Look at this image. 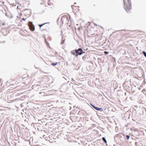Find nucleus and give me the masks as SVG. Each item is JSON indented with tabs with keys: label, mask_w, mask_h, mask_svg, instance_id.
<instances>
[{
	"label": "nucleus",
	"mask_w": 146,
	"mask_h": 146,
	"mask_svg": "<svg viewBox=\"0 0 146 146\" xmlns=\"http://www.w3.org/2000/svg\"><path fill=\"white\" fill-rule=\"evenodd\" d=\"M64 42V41H62V42H61V44H63Z\"/></svg>",
	"instance_id": "19"
},
{
	"label": "nucleus",
	"mask_w": 146,
	"mask_h": 146,
	"mask_svg": "<svg viewBox=\"0 0 146 146\" xmlns=\"http://www.w3.org/2000/svg\"><path fill=\"white\" fill-rule=\"evenodd\" d=\"M27 19V18H23L22 19V20H23L25 21V19Z\"/></svg>",
	"instance_id": "18"
},
{
	"label": "nucleus",
	"mask_w": 146,
	"mask_h": 146,
	"mask_svg": "<svg viewBox=\"0 0 146 146\" xmlns=\"http://www.w3.org/2000/svg\"><path fill=\"white\" fill-rule=\"evenodd\" d=\"M17 8H18V5L17 6Z\"/></svg>",
	"instance_id": "23"
},
{
	"label": "nucleus",
	"mask_w": 146,
	"mask_h": 146,
	"mask_svg": "<svg viewBox=\"0 0 146 146\" xmlns=\"http://www.w3.org/2000/svg\"><path fill=\"white\" fill-rule=\"evenodd\" d=\"M82 59L84 61L86 62V59L87 57L86 56H84L82 57Z\"/></svg>",
	"instance_id": "9"
},
{
	"label": "nucleus",
	"mask_w": 146,
	"mask_h": 146,
	"mask_svg": "<svg viewBox=\"0 0 146 146\" xmlns=\"http://www.w3.org/2000/svg\"><path fill=\"white\" fill-rule=\"evenodd\" d=\"M46 44L47 45L48 44L49 45V44L48 43V42H46Z\"/></svg>",
	"instance_id": "20"
},
{
	"label": "nucleus",
	"mask_w": 146,
	"mask_h": 146,
	"mask_svg": "<svg viewBox=\"0 0 146 146\" xmlns=\"http://www.w3.org/2000/svg\"><path fill=\"white\" fill-rule=\"evenodd\" d=\"M98 116L100 118V115H98Z\"/></svg>",
	"instance_id": "21"
},
{
	"label": "nucleus",
	"mask_w": 146,
	"mask_h": 146,
	"mask_svg": "<svg viewBox=\"0 0 146 146\" xmlns=\"http://www.w3.org/2000/svg\"><path fill=\"white\" fill-rule=\"evenodd\" d=\"M13 6H15V5H13Z\"/></svg>",
	"instance_id": "25"
},
{
	"label": "nucleus",
	"mask_w": 146,
	"mask_h": 146,
	"mask_svg": "<svg viewBox=\"0 0 146 146\" xmlns=\"http://www.w3.org/2000/svg\"><path fill=\"white\" fill-rule=\"evenodd\" d=\"M29 27L31 31H34L35 30V27L32 22H29Z\"/></svg>",
	"instance_id": "4"
},
{
	"label": "nucleus",
	"mask_w": 146,
	"mask_h": 146,
	"mask_svg": "<svg viewBox=\"0 0 146 146\" xmlns=\"http://www.w3.org/2000/svg\"><path fill=\"white\" fill-rule=\"evenodd\" d=\"M102 139L103 141H104L106 143H107V141H106V139L104 137H103Z\"/></svg>",
	"instance_id": "11"
},
{
	"label": "nucleus",
	"mask_w": 146,
	"mask_h": 146,
	"mask_svg": "<svg viewBox=\"0 0 146 146\" xmlns=\"http://www.w3.org/2000/svg\"><path fill=\"white\" fill-rule=\"evenodd\" d=\"M104 53L105 54H108V52H106V51H105L104 52Z\"/></svg>",
	"instance_id": "17"
},
{
	"label": "nucleus",
	"mask_w": 146,
	"mask_h": 146,
	"mask_svg": "<svg viewBox=\"0 0 146 146\" xmlns=\"http://www.w3.org/2000/svg\"><path fill=\"white\" fill-rule=\"evenodd\" d=\"M71 52L72 54L76 56V53H75V49L74 50L71 51Z\"/></svg>",
	"instance_id": "8"
},
{
	"label": "nucleus",
	"mask_w": 146,
	"mask_h": 146,
	"mask_svg": "<svg viewBox=\"0 0 146 146\" xmlns=\"http://www.w3.org/2000/svg\"><path fill=\"white\" fill-rule=\"evenodd\" d=\"M124 1V7L126 11L129 12L131 9V0H123Z\"/></svg>",
	"instance_id": "1"
},
{
	"label": "nucleus",
	"mask_w": 146,
	"mask_h": 146,
	"mask_svg": "<svg viewBox=\"0 0 146 146\" xmlns=\"http://www.w3.org/2000/svg\"><path fill=\"white\" fill-rule=\"evenodd\" d=\"M75 53L76 54V56L77 57L78 55H81L85 53V52L83 50L82 48H79L77 49H75Z\"/></svg>",
	"instance_id": "2"
},
{
	"label": "nucleus",
	"mask_w": 146,
	"mask_h": 146,
	"mask_svg": "<svg viewBox=\"0 0 146 146\" xmlns=\"http://www.w3.org/2000/svg\"><path fill=\"white\" fill-rule=\"evenodd\" d=\"M95 25L96 26H97V24H95Z\"/></svg>",
	"instance_id": "24"
},
{
	"label": "nucleus",
	"mask_w": 146,
	"mask_h": 146,
	"mask_svg": "<svg viewBox=\"0 0 146 146\" xmlns=\"http://www.w3.org/2000/svg\"><path fill=\"white\" fill-rule=\"evenodd\" d=\"M3 25H4V24H3Z\"/></svg>",
	"instance_id": "27"
},
{
	"label": "nucleus",
	"mask_w": 146,
	"mask_h": 146,
	"mask_svg": "<svg viewBox=\"0 0 146 146\" xmlns=\"http://www.w3.org/2000/svg\"><path fill=\"white\" fill-rule=\"evenodd\" d=\"M76 4V3H74V4Z\"/></svg>",
	"instance_id": "22"
},
{
	"label": "nucleus",
	"mask_w": 146,
	"mask_h": 146,
	"mask_svg": "<svg viewBox=\"0 0 146 146\" xmlns=\"http://www.w3.org/2000/svg\"><path fill=\"white\" fill-rule=\"evenodd\" d=\"M60 89L62 91L64 92H65L68 90V87L66 84H65L62 85L60 87Z\"/></svg>",
	"instance_id": "3"
},
{
	"label": "nucleus",
	"mask_w": 146,
	"mask_h": 146,
	"mask_svg": "<svg viewBox=\"0 0 146 146\" xmlns=\"http://www.w3.org/2000/svg\"><path fill=\"white\" fill-rule=\"evenodd\" d=\"M58 62H56L55 63H52L51 64L53 66H55L57 64Z\"/></svg>",
	"instance_id": "10"
},
{
	"label": "nucleus",
	"mask_w": 146,
	"mask_h": 146,
	"mask_svg": "<svg viewBox=\"0 0 146 146\" xmlns=\"http://www.w3.org/2000/svg\"><path fill=\"white\" fill-rule=\"evenodd\" d=\"M143 53L144 54V56L145 57H146V53L145 52L143 51Z\"/></svg>",
	"instance_id": "15"
},
{
	"label": "nucleus",
	"mask_w": 146,
	"mask_h": 146,
	"mask_svg": "<svg viewBox=\"0 0 146 146\" xmlns=\"http://www.w3.org/2000/svg\"><path fill=\"white\" fill-rule=\"evenodd\" d=\"M68 19V17H62L61 20V21L62 22V23H63V20H67Z\"/></svg>",
	"instance_id": "6"
},
{
	"label": "nucleus",
	"mask_w": 146,
	"mask_h": 146,
	"mask_svg": "<svg viewBox=\"0 0 146 146\" xmlns=\"http://www.w3.org/2000/svg\"><path fill=\"white\" fill-rule=\"evenodd\" d=\"M126 137L127 138V140H128L129 139V137H130L128 135H127L126 136Z\"/></svg>",
	"instance_id": "14"
},
{
	"label": "nucleus",
	"mask_w": 146,
	"mask_h": 146,
	"mask_svg": "<svg viewBox=\"0 0 146 146\" xmlns=\"http://www.w3.org/2000/svg\"><path fill=\"white\" fill-rule=\"evenodd\" d=\"M98 62L99 65H100V59H99V58H98Z\"/></svg>",
	"instance_id": "16"
},
{
	"label": "nucleus",
	"mask_w": 146,
	"mask_h": 146,
	"mask_svg": "<svg viewBox=\"0 0 146 146\" xmlns=\"http://www.w3.org/2000/svg\"><path fill=\"white\" fill-rule=\"evenodd\" d=\"M45 23L43 24H40L38 25V26H39L40 29L44 25H45V24H47V23Z\"/></svg>",
	"instance_id": "7"
},
{
	"label": "nucleus",
	"mask_w": 146,
	"mask_h": 146,
	"mask_svg": "<svg viewBox=\"0 0 146 146\" xmlns=\"http://www.w3.org/2000/svg\"><path fill=\"white\" fill-rule=\"evenodd\" d=\"M49 0H48V1H49Z\"/></svg>",
	"instance_id": "29"
},
{
	"label": "nucleus",
	"mask_w": 146,
	"mask_h": 146,
	"mask_svg": "<svg viewBox=\"0 0 146 146\" xmlns=\"http://www.w3.org/2000/svg\"><path fill=\"white\" fill-rule=\"evenodd\" d=\"M73 6V5H72V7Z\"/></svg>",
	"instance_id": "26"
},
{
	"label": "nucleus",
	"mask_w": 146,
	"mask_h": 146,
	"mask_svg": "<svg viewBox=\"0 0 146 146\" xmlns=\"http://www.w3.org/2000/svg\"><path fill=\"white\" fill-rule=\"evenodd\" d=\"M70 118L72 121H74V120H73V118H74L73 116H70Z\"/></svg>",
	"instance_id": "12"
},
{
	"label": "nucleus",
	"mask_w": 146,
	"mask_h": 146,
	"mask_svg": "<svg viewBox=\"0 0 146 146\" xmlns=\"http://www.w3.org/2000/svg\"><path fill=\"white\" fill-rule=\"evenodd\" d=\"M45 135H44L43 136V137L45 138V139L46 140H47V139H48V138L47 137H45Z\"/></svg>",
	"instance_id": "13"
},
{
	"label": "nucleus",
	"mask_w": 146,
	"mask_h": 146,
	"mask_svg": "<svg viewBox=\"0 0 146 146\" xmlns=\"http://www.w3.org/2000/svg\"><path fill=\"white\" fill-rule=\"evenodd\" d=\"M90 104L91 106L95 110L98 111H100V108L96 107L92 104Z\"/></svg>",
	"instance_id": "5"
},
{
	"label": "nucleus",
	"mask_w": 146,
	"mask_h": 146,
	"mask_svg": "<svg viewBox=\"0 0 146 146\" xmlns=\"http://www.w3.org/2000/svg\"><path fill=\"white\" fill-rule=\"evenodd\" d=\"M45 41H46V39H45Z\"/></svg>",
	"instance_id": "28"
}]
</instances>
